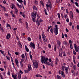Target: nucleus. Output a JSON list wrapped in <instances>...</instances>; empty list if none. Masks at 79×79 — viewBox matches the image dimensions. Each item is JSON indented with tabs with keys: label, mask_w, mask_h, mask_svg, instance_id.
<instances>
[{
	"label": "nucleus",
	"mask_w": 79,
	"mask_h": 79,
	"mask_svg": "<svg viewBox=\"0 0 79 79\" xmlns=\"http://www.w3.org/2000/svg\"><path fill=\"white\" fill-rule=\"evenodd\" d=\"M41 57H42L41 59L42 63H44V64H47L48 65V66H50V63L47 62V61L48 60V58L47 57L46 58L45 57H44V56H41Z\"/></svg>",
	"instance_id": "nucleus-1"
},
{
	"label": "nucleus",
	"mask_w": 79,
	"mask_h": 79,
	"mask_svg": "<svg viewBox=\"0 0 79 79\" xmlns=\"http://www.w3.org/2000/svg\"><path fill=\"white\" fill-rule=\"evenodd\" d=\"M31 17L32 19V20L33 22H35V17L36 16V15H37V12H35L34 13L33 12L31 13Z\"/></svg>",
	"instance_id": "nucleus-2"
},
{
	"label": "nucleus",
	"mask_w": 79,
	"mask_h": 79,
	"mask_svg": "<svg viewBox=\"0 0 79 79\" xmlns=\"http://www.w3.org/2000/svg\"><path fill=\"white\" fill-rule=\"evenodd\" d=\"M55 28H54V31L55 35H57L58 34V25H55Z\"/></svg>",
	"instance_id": "nucleus-3"
},
{
	"label": "nucleus",
	"mask_w": 79,
	"mask_h": 79,
	"mask_svg": "<svg viewBox=\"0 0 79 79\" xmlns=\"http://www.w3.org/2000/svg\"><path fill=\"white\" fill-rule=\"evenodd\" d=\"M33 65H34V68H36L37 69L38 68V64L37 63V61L35 60V62H33Z\"/></svg>",
	"instance_id": "nucleus-4"
},
{
	"label": "nucleus",
	"mask_w": 79,
	"mask_h": 79,
	"mask_svg": "<svg viewBox=\"0 0 79 79\" xmlns=\"http://www.w3.org/2000/svg\"><path fill=\"white\" fill-rule=\"evenodd\" d=\"M30 47L31 48L32 47L33 49H35V44H34V43H33L31 42L30 43Z\"/></svg>",
	"instance_id": "nucleus-5"
},
{
	"label": "nucleus",
	"mask_w": 79,
	"mask_h": 79,
	"mask_svg": "<svg viewBox=\"0 0 79 79\" xmlns=\"http://www.w3.org/2000/svg\"><path fill=\"white\" fill-rule=\"evenodd\" d=\"M42 38H43L44 41L45 42H47V38H46V36H45V35H43L42 34Z\"/></svg>",
	"instance_id": "nucleus-6"
},
{
	"label": "nucleus",
	"mask_w": 79,
	"mask_h": 79,
	"mask_svg": "<svg viewBox=\"0 0 79 79\" xmlns=\"http://www.w3.org/2000/svg\"><path fill=\"white\" fill-rule=\"evenodd\" d=\"M12 77L14 79H18V76L17 75L15 74V75H13V74H12Z\"/></svg>",
	"instance_id": "nucleus-7"
},
{
	"label": "nucleus",
	"mask_w": 79,
	"mask_h": 79,
	"mask_svg": "<svg viewBox=\"0 0 79 79\" xmlns=\"http://www.w3.org/2000/svg\"><path fill=\"white\" fill-rule=\"evenodd\" d=\"M74 47L75 48V50L77 52H78V50H77V45L76 44H74Z\"/></svg>",
	"instance_id": "nucleus-8"
},
{
	"label": "nucleus",
	"mask_w": 79,
	"mask_h": 79,
	"mask_svg": "<svg viewBox=\"0 0 79 79\" xmlns=\"http://www.w3.org/2000/svg\"><path fill=\"white\" fill-rule=\"evenodd\" d=\"M60 52H59V55L60 56V57H61L62 56V53L61 52V50H63V48H60Z\"/></svg>",
	"instance_id": "nucleus-9"
},
{
	"label": "nucleus",
	"mask_w": 79,
	"mask_h": 79,
	"mask_svg": "<svg viewBox=\"0 0 79 79\" xmlns=\"http://www.w3.org/2000/svg\"><path fill=\"white\" fill-rule=\"evenodd\" d=\"M8 37L9 38H8ZM6 37L7 39H9V38H10L11 35H10V34H7L6 36Z\"/></svg>",
	"instance_id": "nucleus-10"
},
{
	"label": "nucleus",
	"mask_w": 79,
	"mask_h": 79,
	"mask_svg": "<svg viewBox=\"0 0 79 79\" xmlns=\"http://www.w3.org/2000/svg\"><path fill=\"white\" fill-rule=\"evenodd\" d=\"M15 63H16V64L17 66H18V68H19V65H18V60L17 59H15Z\"/></svg>",
	"instance_id": "nucleus-11"
},
{
	"label": "nucleus",
	"mask_w": 79,
	"mask_h": 79,
	"mask_svg": "<svg viewBox=\"0 0 79 79\" xmlns=\"http://www.w3.org/2000/svg\"><path fill=\"white\" fill-rule=\"evenodd\" d=\"M72 67L73 66V69H74V70H76V65H73V64H72Z\"/></svg>",
	"instance_id": "nucleus-12"
},
{
	"label": "nucleus",
	"mask_w": 79,
	"mask_h": 79,
	"mask_svg": "<svg viewBox=\"0 0 79 79\" xmlns=\"http://www.w3.org/2000/svg\"><path fill=\"white\" fill-rule=\"evenodd\" d=\"M25 50L27 51V52H29V50L27 48V47L26 45H25Z\"/></svg>",
	"instance_id": "nucleus-13"
},
{
	"label": "nucleus",
	"mask_w": 79,
	"mask_h": 79,
	"mask_svg": "<svg viewBox=\"0 0 79 79\" xmlns=\"http://www.w3.org/2000/svg\"><path fill=\"white\" fill-rule=\"evenodd\" d=\"M57 45H59V46H60L61 45V42L60 40H57Z\"/></svg>",
	"instance_id": "nucleus-14"
},
{
	"label": "nucleus",
	"mask_w": 79,
	"mask_h": 79,
	"mask_svg": "<svg viewBox=\"0 0 79 79\" xmlns=\"http://www.w3.org/2000/svg\"><path fill=\"white\" fill-rule=\"evenodd\" d=\"M61 75H62V77H65L64 74V72H63V71H61Z\"/></svg>",
	"instance_id": "nucleus-15"
},
{
	"label": "nucleus",
	"mask_w": 79,
	"mask_h": 79,
	"mask_svg": "<svg viewBox=\"0 0 79 79\" xmlns=\"http://www.w3.org/2000/svg\"><path fill=\"white\" fill-rule=\"evenodd\" d=\"M17 1H18V2H19L20 3H21V4H22V5H23V4L22 3H23V0H17Z\"/></svg>",
	"instance_id": "nucleus-16"
},
{
	"label": "nucleus",
	"mask_w": 79,
	"mask_h": 79,
	"mask_svg": "<svg viewBox=\"0 0 79 79\" xmlns=\"http://www.w3.org/2000/svg\"><path fill=\"white\" fill-rule=\"evenodd\" d=\"M28 69L30 70L32 69V68H31V66L30 64L28 65Z\"/></svg>",
	"instance_id": "nucleus-17"
},
{
	"label": "nucleus",
	"mask_w": 79,
	"mask_h": 79,
	"mask_svg": "<svg viewBox=\"0 0 79 79\" xmlns=\"http://www.w3.org/2000/svg\"><path fill=\"white\" fill-rule=\"evenodd\" d=\"M57 79H61V77L59 75L57 76Z\"/></svg>",
	"instance_id": "nucleus-18"
},
{
	"label": "nucleus",
	"mask_w": 79,
	"mask_h": 79,
	"mask_svg": "<svg viewBox=\"0 0 79 79\" xmlns=\"http://www.w3.org/2000/svg\"><path fill=\"white\" fill-rule=\"evenodd\" d=\"M17 6H18L19 8H22V6H21L19 5V4H18V3H17Z\"/></svg>",
	"instance_id": "nucleus-19"
},
{
	"label": "nucleus",
	"mask_w": 79,
	"mask_h": 79,
	"mask_svg": "<svg viewBox=\"0 0 79 79\" xmlns=\"http://www.w3.org/2000/svg\"><path fill=\"white\" fill-rule=\"evenodd\" d=\"M33 7L34 10H37V8L36 6H33Z\"/></svg>",
	"instance_id": "nucleus-20"
},
{
	"label": "nucleus",
	"mask_w": 79,
	"mask_h": 79,
	"mask_svg": "<svg viewBox=\"0 0 79 79\" xmlns=\"http://www.w3.org/2000/svg\"><path fill=\"white\" fill-rule=\"evenodd\" d=\"M18 77L19 79H21V74H19L18 75Z\"/></svg>",
	"instance_id": "nucleus-21"
},
{
	"label": "nucleus",
	"mask_w": 79,
	"mask_h": 79,
	"mask_svg": "<svg viewBox=\"0 0 79 79\" xmlns=\"http://www.w3.org/2000/svg\"><path fill=\"white\" fill-rule=\"evenodd\" d=\"M56 44H55L54 48V50L55 51H56Z\"/></svg>",
	"instance_id": "nucleus-22"
},
{
	"label": "nucleus",
	"mask_w": 79,
	"mask_h": 79,
	"mask_svg": "<svg viewBox=\"0 0 79 79\" xmlns=\"http://www.w3.org/2000/svg\"><path fill=\"white\" fill-rule=\"evenodd\" d=\"M37 17L38 18V19L36 21V23H38V19H39V18H40V16H39V15H37Z\"/></svg>",
	"instance_id": "nucleus-23"
},
{
	"label": "nucleus",
	"mask_w": 79,
	"mask_h": 79,
	"mask_svg": "<svg viewBox=\"0 0 79 79\" xmlns=\"http://www.w3.org/2000/svg\"><path fill=\"white\" fill-rule=\"evenodd\" d=\"M40 3L43 6H44V3H43V1H40Z\"/></svg>",
	"instance_id": "nucleus-24"
},
{
	"label": "nucleus",
	"mask_w": 79,
	"mask_h": 79,
	"mask_svg": "<svg viewBox=\"0 0 79 79\" xmlns=\"http://www.w3.org/2000/svg\"><path fill=\"white\" fill-rule=\"evenodd\" d=\"M75 4L78 7H79V4H78V3H77V2H75Z\"/></svg>",
	"instance_id": "nucleus-25"
},
{
	"label": "nucleus",
	"mask_w": 79,
	"mask_h": 79,
	"mask_svg": "<svg viewBox=\"0 0 79 79\" xmlns=\"http://www.w3.org/2000/svg\"><path fill=\"white\" fill-rule=\"evenodd\" d=\"M19 45L20 47V48H22L23 46H22V45H21V43H20L19 44Z\"/></svg>",
	"instance_id": "nucleus-26"
},
{
	"label": "nucleus",
	"mask_w": 79,
	"mask_h": 79,
	"mask_svg": "<svg viewBox=\"0 0 79 79\" xmlns=\"http://www.w3.org/2000/svg\"><path fill=\"white\" fill-rule=\"evenodd\" d=\"M40 22H41V21L39 20L38 21V23H37L38 25L39 26L40 24Z\"/></svg>",
	"instance_id": "nucleus-27"
},
{
	"label": "nucleus",
	"mask_w": 79,
	"mask_h": 79,
	"mask_svg": "<svg viewBox=\"0 0 79 79\" xmlns=\"http://www.w3.org/2000/svg\"><path fill=\"white\" fill-rule=\"evenodd\" d=\"M50 65H51L52 67L53 66V62H51V63L50 64Z\"/></svg>",
	"instance_id": "nucleus-28"
},
{
	"label": "nucleus",
	"mask_w": 79,
	"mask_h": 79,
	"mask_svg": "<svg viewBox=\"0 0 79 79\" xmlns=\"http://www.w3.org/2000/svg\"><path fill=\"white\" fill-rule=\"evenodd\" d=\"M73 54L75 55H76V52H75V51H74V49L73 50Z\"/></svg>",
	"instance_id": "nucleus-29"
},
{
	"label": "nucleus",
	"mask_w": 79,
	"mask_h": 79,
	"mask_svg": "<svg viewBox=\"0 0 79 79\" xmlns=\"http://www.w3.org/2000/svg\"><path fill=\"white\" fill-rule=\"evenodd\" d=\"M0 52H1V53H2V54H3L5 53V52H4V51H3L2 50H0Z\"/></svg>",
	"instance_id": "nucleus-30"
},
{
	"label": "nucleus",
	"mask_w": 79,
	"mask_h": 79,
	"mask_svg": "<svg viewBox=\"0 0 79 79\" xmlns=\"http://www.w3.org/2000/svg\"><path fill=\"white\" fill-rule=\"evenodd\" d=\"M58 16L59 19H60V13H58L57 14Z\"/></svg>",
	"instance_id": "nucleus-31"
},
{
	"label": "nucleus",
	"mask_w": 79,
	"mask_h": 79,
	"mask_svg": "<svg viewBox=\"0 0 79 79\" xmlns=\"http://www.w3.org/2000/svg\"><path fill=\"white\" fill-rule=\"evenodd\" d=\"M21 56L22 58H24V57L25 56H24V54H23L21 55Z\"/></svg>",
	"instance_id": "nucleus-32"
},
{
	"label": "nucleus",
	"mask_w": 79,
	"mask_h": 79,
	"mask_svg": "<svg viewBox=\"0 0 79 79\" xmlns=\"http://www.w3.org/2000/svg\"><path fill=\"white\" fill-rule=\"evenodd\" d=\"M20 65L21 67H23V64L21 62H20Z\"/></svg>",
	"instance_id": "nucleus-33"
},
{
	"label": "nucleus",
	"mask_w": 79,
	"mask_h": 79,
	"mask_svg": "<svg viewBox=\"0 0 79 79\" xmlns=\"http://www.w3.org/2000/svg\"><path fill=\"white\" fill-rule=\"evenodd\" d=\"M48 48H52L51 47V45L50 44H48Z\"/></svg>",
	"instance_id": "nucleus-34"
},
{
	"label": "nucleus",
	"mask_w": 79,
	"mask_h": 79,
	"mask_svg": "<svg viewBox=\"0 0 79 79\" xmlns=\"http://www.w3.org/2000/svg\"><path fill=\"white\" fill-rule=\"evenodd\" d=\"M76 12H77V13H78L79 14V10H78V9H76Z\"/></svg>",
	"instance_id": "nucleus-35"
},
{
	"label": "nucleus",
	"mask_w": 79,
	"mask_h": 79,
	"mask_svg": "<svg viewBox=\"0 0 79 79\" xmlns=\"http://www.w3.org/2000/svg\"><path fill=\"white\" fill-rule=\"evenodd\" d=\"M50 31L52 34H53V28H52L51 29Z\"/></svg>",
	"instance_id": "nucleus-36"
},
{
	"label": "nucleus",
	"mask_w": 79,
	"mask_h": 79,
	"mask_svg": "<svg viewBox=\"0 0 79 79\" xmlns=\"http://www.w3.org/2000/svg\"><path fill=\"white\" fill-rule=\"evenodd\" d=\"M70 48L71 49H73V44H70Z\"/></svg>",
	"instance_id": "nucleus-37"
},
{
	"label": "nucleus",
	"mask_w": 79,
	"mask_h": 79,
	"mask_svg": "<svg viewBox=\"0 0 79 79\" xmlns=\"http://www.w3.org/2000/svg\"><path fill=\"white\" fill-rule=\"evenodd\" d=\"M27 39L29 41H31V39L29 37H28Z\"/></svg>",
	"instance_id": "nucleus-38"
},
{
	"label": "nucleus",
	"mask_w": 79,
	"mask_h": 79,
	"mask_svg": "<svg viewBox=\"0 0 79 79\" xmlns=\"http://www.w3.org/2000/svg\"><path fill=\"white\" fill-rule=\"evenodd\" d=\"M62 69L63 71H64V66H63L62 67Z\"/></svg>",
	"instance_id": "nucleus-39"
},
{
	"label": "nucleus",
	"mask_w": 79,
	"mask_h": 79,
	"mask_svg": "<svg viewBox=\"0 0 79 79\" xmlns=\"http://www.w3.org/2000/svg\"><path fill=\"white\" fill-rule=\"evenodd\" d=\"M63 44H64V45H67L68 44V43L66 42V41H64Z\"/></svg>",
	"instance_id": "nucleus-40"
},
{
	"label": "nucleus",
	"mask_w": 79,
	"mask_h": 79,
	"mask_svg": "<svg viewBox=\"0 0 79 79\" xmlns=\"http://www.w3.org/2000/svg\"><path fill=\"white\" fill-rule=\"evenodd\" d=\"M6 24L7 27H10V24H8V23H7Z\"/></svg>",
	"instance_id": "nucleus-41"
},
{
	"label": "nucleus",
	"mask_w": 79,
	"mask_h": 79,
	"mask_svg": "<svg viewBox=\"0 0 79 79\" xmlns=\"http://www.w3.org/2000/svg\"><path fill=\"white\" fill-rule=\"evenodd\" d=\"M67 15L65 14L64 15V17L65 19H66L67 18Z\"/></svg>",
	"instance_id": "nucleus-42"
},
{
	"label": "nucleus",
	"mask_w": 79,
	"mask_h": 79,
	"mask_svg": "<svg viewBox=\"0 0 79 79\" xmlns=\"http://www.w3.org/2000/svg\"><path fill=\"white\" fill-rule=\"evenodd\" d=\"M50 18L51 19H53V15H52L51 16Z\"/></svg>",
	"instance_id": "nucleus-43"
},
{
	"label": "nucleus",
	"mask_w": 79,
	"mask_h": 79,
	"mask_svg": "<svg viewBox=\"0 0 79 79\" xmlns=\"http://www.w3.org/2000/svg\"><path fill=\"white\" fill-rule=\"evenodd\" d=\"M34 3L35 5H37V1H35V2H34Z\"/></svg>",
	"instance_id": "nucleus-44"
},
{
	"label": "nucleus",
	"mask_w": 79,
	"mask_h": 79,
	"mask_svg": "<svg viewBox=\"0 0 79 79\" xmlns=\"http://www.w3.org/2000/svg\"><path fill=\"white\" fill-rule=\"evenodd\" d=\"M30 56L31 60H32V55H31H31H30Z\"/></svg>",
	"instance_id": "nucleus-45"
},
{
	"label": "nucleus",
	"mask_w": 79,
	"mask_h": 79,
	"mask_svg": "<svg viewBox=\"0 0 79 79\" xmlns=\"http://www.w3.org/2000/svg\"><path fill=\"white\" fill-rule=\"evenodd\" d=\"M48 3H49V6H52V4L51 3V2H50L49 1Z\"/></svg>",
	"instance_id": "nucleus-46"
},
{
	"label": "nucleus",
	"mask_w": 79,
	"mask_h": 79,
	"mask_svg": "<svg viewBox=\"0 0 79 79\" xmlns=\"http://www.w3.org/2000/svg\"><path fill=\"white\" fill-rule=\"evenodd\" d=\"M15 10V13L16 14H17V13H18V9H16V10Z\"/></svg>",
	"instance_id": "nucleus-47"
},
{
	"label": "nucleus",
	"mask_w": 79,
	"mask_h": 79,
	"mask_svg": "<svg viewBox=\"0 0 79 79\" xmlns=\"http://www.w3.org/2000/svg\"><path fill=\"white\" fill-rule=\"evenodd\" d=\"M63 53H64L63 56H66V53L65 52H64Z\"/></svg>",
	"instance_id": "nucleus-48"
},
{
	"label": "nucleus",
	"mask_w": 79,
	"mask_h": 79,
	"mask_svg": "<svg viewBox=\"0 0 79 79\" xmlns=\"http://www.w3.org/2000/svg\"><path fill=\"white\" fill-rule=\"evenodd\" d=\"M64 35L65 37H66V38H67L68 37V35H67V34H64Z\"/></svg>",
	"instance_id": "nucleus-49"
},
{
	"label": "nucleus",
	"mask_w": 79,
	"mask_h": 79,
	"mask_svg": "<svg viewBox=\"0 0 79 79\" xmlns=\"http://www.w3.org/2000/svg\"><path fill=\"white\" fill-rule=\"evenodd\" d=\"M7 74L9 75V76H10V72L9 71H8Z\"/></svg>",
	"instance_id": "nucleus-50"
},
{
	"label": "nucleus",
	"mask_w": 79,
	"mask_h": 79,
	"mask_svg": "<svg viewBox=\"0 0 79 79\" xmlns=\"http://www.w3.org/2000/svg\"><path fill=\"white\" fill-rule=\"evenodd\" d=\"M6 57L7 59L8 60H10V58H9V57L8 56H6Z\"/></svg>",
	"instance_id": "nucleus-51"
},
{
	"label": "nucleus",
	"mask_w": 79,
	"mask_h": 79,
	"mask_svg": "<svg viewBox=\"0 0 79 79\" xmlns=\"http://www.w3.org/2000/svg\"><path fill=\"white\" fill-rule=\"evenodd\" d=\"M77 29L78 30V29H79V26L78 25H77Z\"/></svg>",
	"instance_id": "nucleus-52"
},
{
	"label": "nucleus",
	"mask_w": 79,
	"mask_h": 79,
	"mask_svg": "<svg viewBox=\"0 0 79 79\" xmlns=\"http://www.w3.org/2000/svg\"><path fill=\"white\" fill-rule=\"evenodd\" d=\"M66 21L67 23H69V19H67L66 20Z\"/></svg>",
	"instance_id": "nucleus-53"
},
{
	"label": "nucleus",
	"mask_w": 79,
	"mask_h": 79,
	"mask_svg": "<svg viewBox=\"0 0 79 79\" xmlns=\"http://www.w3.org/2000/svg\"><path fill=\"white\" fill-rule=\"evenodd\" d=\"M0 70H1L2 71H4V69H2V68H0Z\"/></svg>",
	"instance_id": "nucleus-54"
},
{
	"label": "nucleus",
	"mask_w": 79,
	"mask_h": 79,
	"mask_svg": "<svg viewBox=\"0 0 79 79\" xmlns=\"http://www.w3.org/2000/svg\"><path fill=\"white\" fill-rule=\"evenodd\" d=\"M64 34H63V33H62V38L63 39L64 38Z\"/></svg>",
	"instance_id": "nucleus-55"
},
{
	"label": "nucleus",
	"mask_w": 79,
	"mask_h": 79,
	"mask_svg": "<svg viewBox=\"0 0 79 79\" xmlns=\"http://www.w3.org/2000/svg\"><path fill=\"white\" fill-rule=\"evenodd\" d=\"M69 25L70 26H71L72 25V22H70Z\"/></svg>",
	"instance_id": "nucleus-56"
},
{
	"label": "nucleus",
	"mask_w": 79,
	"mask_h": 79,
	"mask_svg": "<svg viewBox=\"0 0 79 79\" xmlns=\"http://www.w3.org/2000/svg\"><path fill=\"white\" fill-rule=\"evenodd\" d=\"M25 73H28V71H27V70H25Z\"/></svg>",
	"instance_id": "nucleus-57"
},
{
	"label": "nucleus",
	"mask_w": 79,
	"mask_h": 79,
	"mask_svg": "<svg viewBox=\"0 0 79 79\" xmlns=\"http://www.w3.org/2000/svg\"><path fill=\"white\" fill-rule=\"evenodd\" d=\"M69 44H72V41L71 40H69Z\"/></svg>",
	"instance_id": "nucleus-58"
},
{
	"label": "nucleus",
	"mask_w": 79,
	"mask_h": 79,
	"mask_svg": "<svg viewBox=\"0 0 79 79\" xmlns=\"http://www.w3.org/2000/svg\"><path fill=\"white\" fill-rule=\"evenodd\" d=\"M3 3H4V4H6V1L5 0L3 2Z\"/></svg>",
	"instance_id": "nucleus-59"
},
{
	"label": "nucleus",
	"mask_w": 79,
	"mask_h": 79,
	"mask_svg": "<svg viewBox=\"0 0 79 79\" xmlns=\"http://www.w3.org/2000/svg\"><path fill=\"white\" fill-rule=\"evenodd\" d=\"M39 39H41V36L40 35H39Z\"/></svg>",
	"instance_id": "nucleus-60"
},
{
	"label": "nucleus",
	"mask_w": 79,
	"mask_h": 79,
	"mask_svg": "<svg viewBox=\"0 0 79 79\" xmlns=\"http://www.w3.org/2000/svg\"><path fill=\"white\" fill-rule=\"evenodd\" d=\"M57 24H61V23H60V22H57Z\"/></svg>",
	"instance_id": "nucleus-61"
},
{
	"label": "nucleus",
	"mask_w": 79,
	"mask_h": 79,
	"mask_svg": "<svg viewBox=\"0 0 79 79\" xmlns=\"http://www.w3.org/2000/svg\"><path fill=\"white\" fill-rule=\"evenodd\" d=\"M20 73L21 74H23V71H22L21 70H20Z\"/></svg>",
	"instance_id": "nucleus-62"
},
{
	"label": "nucleus",
	"mask_w": 79,
	"mask_h": 79,
	"mask_svg": "<svg viewBox=\"0 0 79 79\" xmlns=\"http://www.w3.org/2000/svg\"><path fill=\"white\" fill-rule=\"evenodd\" d=\"M46 6L47 8H48L49 7V5H48V4H46Z\"/></svg>",
	"instance_id": "nucleus-63"
},
{
	"label": "nucleus",
	"mask_w": 79,
	"mask_h": 79,
	"mask_svg": "<svg viewBox=\"0 0 79 79\" xmlns=\"http://www.w3.org/2000/svg\"><path fill=\"white\" fill-rule=\"evenodd\" d=\"M73 14V12L72 11H71L70 12V15H72Z\"/></svg>",
	"instance_id": "nucleus-64"
}]
</instances>
